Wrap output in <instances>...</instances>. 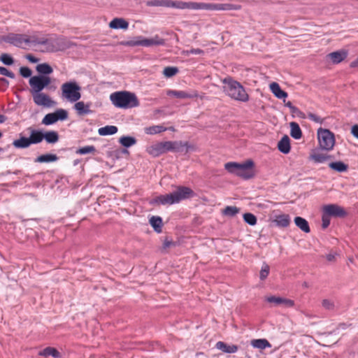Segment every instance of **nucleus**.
Instances as JSON below:
<instances>
[{
	"instance_id": "1",
	"label": "nucleus",
	"mask_w": 358,
	"mask_h": 358,
	"mask_svg": "<svg viewBox=\"0 0 358 358\" xmlns=\"http://www.w3.org/2000/svg\"><path fill=\"white\" fill-rule=\"evenodd\" d=\"M45 141L48 143H55L59 141V134L55 131L43 132L41 130L31 129L29 136H21L18 139L13 141V145L15 148L24 149L32 144H38Z\"/></svg>"
},
{
	"instance_id": "2",
	"label": "nucleus",
	"mask_w": 358,
	"mask_h": 358,
	"mask_svg": "<svg viewBox=\"0 0 358 358\" xmlns=\"http://www.w3.org/2000/svg\"><path fill=\"white\" fill-rule=\"evenodd\" d=\"M222 82L223 83V92L229 98L242 103H246L249 101V94L239 82L229 76L224 78Z\"/></svg>"
},
{
	"instance_id": "3",
	"label": "nucleus",
	"mask_w": 358,
	"mask_h": 358,
	"mask_svg": "<svg viewBox=\"0 0 358 358\" xmlns=\"http://www.w3.org/2000/svg\"><path fill=\"white\" fill-rule=\"evenodd\" d=\"M194 192L188 187L178 186L170 194L159 195L154 199L153 203L161 205L178 203L182 200L193 198Z\"/></svg>"
},
{
	"instance_id": "4",
	"label": "nucleus",
	"mask_w": 358,
	"mask_h": 358,
	"mask_svg": "<svg viewBox=\"0 0 358 358\" xmlns=\"http://www.w3.org/2000/svg\"><path fill=\"white\" fill-rule=\"evenodd\" d=\"M226 171L238 177L250 179L256 177L255 163L248 159L241 163L229 162L224 165Z\"/></svg>"
},
{
	"instance_id": "5",
	"label": "nucleus",
	"mask_w": 358,
	"mask_h": 358,
	"mask_svg": "<svg viewBox=\"0 0 358 358\" xmlns=\"http://www.w3.org/2000/svg\"><path fill=\"white\" fill-rule=\"evenodd\" d=\"M110 100L116 108H135L139 104L136 94L127 91L112 93L110 95Z\"/></svg>"
},
{
	"instance_id": "6",
	"label": "nucleus",
	"mask_w": 358,
	"mask_h": 358,
	"mask_svg": "<svg viewBox=\"0 0 358 358\" xmlns=\"http://www.w3.org/2000/svg\"><path fill=\"white\" fill-rule=\"evenodd\" d=\"M320 149L326 152L333 150L335 145V136L330 130L319 128L317 131Z\"/></svg>"
},
{
	"instance_id": "7",
	"label": "nucleus",
	"mask_w": 358,
	"mask_h": 358,
	"mask_svg": "<svg viewBox=\"0 0 358 358\" xmlns=\"http://www.w3.org/2000/svg\"><path fill=\"white\" fill-rule=\"evenodd\" d=\"M61 90L62 96L70 102H76L81 97L80 87L76 81L62 84Z\"/></svg>"
},
{
	"instance_id": "8",
	"label": "nucleus",
	"mask_w": 358,
	"mask_h": 358,
	"mask_svg": "<svg viewBox=\"0 0 358 358\" xmlns=\"http://www.w3.org/2000/svg\"><path fill=\"white\" fill-rule=\"evenodd\" d=\"M190 9L192 10H239L241 6L231 3H190Z\"/></svg>"
},
{
	"instance_id": "9",
	"label": "nucleus",
	"mask_w": 358,
	"mask_h": 358,
	"mask_svg": "<svg viewBox=\"0 0 358 358\" xmlns=\"http://www.w3.org/2000/svg\"><path fill=\"white\" fill-rule=\"evenodd\" d=\"M52 83V78L45 75H36L31 77L29 80L30 93L41 92L48 88Z\"/></svg>"
},
{
	"instance_id": "10",
	"label": "nucleus",
	"mask_w": 358,
	"mask_h": 358,
	"mask_svg": "<svg viewBox=\"0 0 358 358\" xmlns=\"http://www.w3.org/2000/svg\"><path fill=\"white\" fill-rule=\"evenodd\" d=\"M161 145L164 153L169 151L180 152L182 151L184 149L187 152L196 150V147L194 145L187 141H164L161 142Z\"/></svg>"
},
{
	"instance_id": "11",
	"label": "nucleus",
	"mask_w": 358,
	"mask_h": 358,
	"mask_svg": "<svg viewBox=\"0 0 358 358\" xmlns=\"http://www.w3.org/2000/svg\"><path fill=\"white\" fill-rule=\"evenodd\" d=\"M164 43V41L162 38L155 36L153 38L148 39L142 37H139L137 39H134L128 41L122 42L121 44L125 46H151V45H160Z\"/></svg>"
},
{
	"instance_id": "12",
	"label": "nucleus",
	"mask_w": 358,
	"mask_h": 358,
	"mask_svg": "<svg viewBox=\"0 0 358 358\" xmlns=\"http://www.w3.org/2000/svg\"><path fill=\"white\" fill-rule=\"evenodd\" d=\"M5 41L14 45L16 47H20L23 43H34L36 44H46L48 42V40H43L42 41H39L37 40H32L31 41L30 38L22 34H10L8 35L6 38Z\"/></svg>"
},
{
	"instance_id": "13",
	"label": "nucleus",
	"mask_w": 358,
	"mask_h": 358,
	"mask_svg": "<svg viewBox=\"0 0 358 358\" xmlns=\"http://www.w3.org/2000/svg\"><path fill=\"white\" fill-rule=\"evenodd\" d=\"M34 103L39 107L53 108L56 106L57 102L54 101L48 94L43 92L31 93Z\"/></svg>"
},
{
	"instance_id": "14",
	"label": "nucleus",
	"mask_w": 358,
	"mask_h": 358,
	"mask_svg": "<svg viewBox=\"0 0 358 358\" xmlns=\"http://www.w3.org/2000/svg\"><path fill=\"white\" fill-rule=\"evenodd\" d=\"M349 52L346 49H340L331 52L327 55V58L330 60L332 64H338L344 62L348 57Z\"/></svg>"
},
{
	"instance_id": "15",
	"label": "nucleus",
	"mask_w": 358,
	"mask_h": 358,
	"mask_svg": "<svg viewBox=\"0 0 358 358\" xmlns=\"http://www.w3.org/2000/svg\"><path fill=\"white\" fill-rule=\"evenodd\" d=\"M324 213L329 216L344 217L347 215L345 209L336 204L326 205L323 208Z\"/></svg>"
},
{
	"instance_id": "16",
	"label": "nucleus",
	"mask_w": 358,
	"mask_h": 358,
	"mask_svg": "<svg viewBox=\"0 0 358 358\" xmlns=\"http://www.w3.org/2000/svg\"><path fill=\"white\" fill-rule=\"evenodd\" d=\"M324 152L325 150H322L320 149V147L317 148H315L311 151V154L309 157L310 159L313 161L317 164H322L329 159H331V155H329Z\"/></svg>"
},
{
	"instance_id": "17",
	"label": "nucleus",
	"mask_w": 358,
	"mask_h": 358,
	"mask_svg": "<svg viewBox=\"0 0 358 358\" xmlns=\"http://www.w3.org/2000/svg\"><path fill=\"white\" fill-rule=\"evenodd\" d=\"M162 6L176 8L178 9H190V3L174 1L171 0H162Z\"/></svg>"
},
{
	"instance_id": "18",
	"label": "nucleus",
	"mask_w": 358,
	"mask_h": 358,
	"mask_svg": "<svg viewBox=\"0 0 358 358\" xmlns=\"http://www.w3.org/2000/svg\"><path fill=\"white\" fill-rule=\"evenodd\" d=\"M109 27L112 29H127L129 27V22L122 17H115L113 19L109 24Z\"/></svg>"
},
{
	"instance_id": "19",
	"label": "nucleus",
	"mask_w": 358,
	"mask_h": 358,
	"mask_svg": "<svg viewBox=\"0 0 358 358\" xmlns=\"http://www.w3.org/2000/svg\"><path fill=\"white\" fill-rule=\"evenodd\" d=\"M269 88L273 94L279 99H285L287 97V93L283 91L279 84L275 82H273L269 85Z\"/></svg>"
},
{
	"instance_id": "20",
	"label": "nucleus",
	"mask_w": 358,
	"mask_h": 358,
	"mask_svg": "<svg viewBox=\"0 0 358 358\" xmlns=\"http://www.w3.org/2000/svg\"><path fill=\"white\" fill-rule=\"evenodd\" d=\"M290 217L287 214H280L274 216L273 222L278 227H287L290 224Z\"/></svg>"
},
{
	"instance_id": "21",
	"label": "nucleus",
	"mask_w": 358,
	"mask_h": 358,
	"mask_svg": "<svg viewBox=\"0 0 358 358\" xmlns=\"http://www.w3.org/2000/svg\"><path fill=\"white\" fill-rule=\"evenodd\" d=\"M279 151L283 154H287L290 151V140L288 136L285 135L278 143Z\"/></svg>"
},
{
	"instance_id": "22",
	"label": "nucleus",
	"mask_w": 358,
	"mask_h": 358,
	"mask_svg": "<svg viewBox=\"0 0 358 358\" xmlns=\"http://www.w3.org/2000/svg\"><path fill=\"white\" fill-rule=\"evenodd\" d=\"M90 103H85L83 101H78L74 105V108L79 115L91 113Z\"/></svg>"
},
{
	"instance_id": "23",
	"label": "nucleus",
	"mask_w": 358,
	"mask_h": 358,
	"mask_svg": "<svg viewBox=\"0 0 358 358\" xmlns=\"http://www.w3.org/2000/svg\"><path fill=\"white\" fill-rule=\"evenodd\" d=\"M145 150L152 157H158L164 154L161 142L146 148Z\"/></svg>"
},
{
	"instance_id": "24",
	"label": "nucleus",
	"mask_w": 358,
	"mask_h": 358,
	"mask_svg": "<svg viewBox=\"0 0 358 358\" xmlns=\"http://www.w3.org/2000/svg\"><path fill=\"white\" fill-rule=\"evenodd\" d=\"M294 223L302 231L305 233H309L310 231L308 222L306 219L301 217H296L294 218Z\"/></svg>"
},
{
	"instance_id": "25",
	"label": "nucleus",
	"mask_w": 358,
	"mask_h": 358,
	"mask_svg": "<svg viewBox=\"0 0 358 358\" xmlns=\"http://www.w3.org/2000/svg\"><path fill=\"white\" fill-rule=\"evenodd\" d=\"M216 348L226 353H234L238 350V346L235 345H228L224 342L219 341L216 343Z\"/></svg>"
},
{
	"instance_id": "26",
	"label": "nucleus",
	"mask_w": 358,
	"mask_h": 358,
	"mask_svg": "<svg viewBox=\"0 0 358 358\" xmlns=\"http://www.w3.org/2000/svg\"><path fill=\"white\" fill-rule=\"evenodd\" d=\"M251 345L253 348L264 350L266 348H271V343L264 338L254 339L251 341Z\"/></svg>"
},
{
	"instance_id": "27",
	"label": "nucleus",
	"mask_w": 358,
	"mask_h": 358,
	"mask_svg": "<svg viewBox=\"0 0 358 358\" xmlns=\"http://www.w3.org/2000/svg\"><path fill=\"white\" fill-rule=\"evenodd\" d=\"M36 71L38 73V75H45L50 76L53 71L52 68L48 63H43L38 64L36 67Z\"/></svg>"
},
{
	"instance_id": "28",
	"label": "nucleus",
	"mask_w": 358,
	"mask_h": 358,
	"mask_svg": "<svg viewBox=\"0 0 358 358\" xmlns=\"http://www.w3.org/2000/svg\"><path fill=\"white\" fill-rule=\"evenodd\" d=\"M149 222L156 232L160 233L162 231L163 224L162 217L152 216L150 218Z\"/></svg>"
},
{
	"instance_id": "29",
	"label": "nucleus",
	"mask_w": 358,
	"mask_h": 358,
	"mask_svg": "<svg viewBox=\"0 0 358 358\" xmlns=\"http://www.w3.org/2000/svg\"><path fill=\"white\" fill-rule=\"evenodd\" d=\"M290 126V135L294 139H299L301 138L302 132L296 122H292L289 123Z\"/></svg>"
},
{
	"instance_id": "30",
	"label": "nucleus",
	"mask_w": 358,
	"mask_h": 358,
	"mask_svg": "<svg viewBox=\"0 0 358 358\" xmlns=\"http://www.w3.org/2000/svg\"><path fill=\"white\" fill-rule=\"evenodd\" d=\"M39 355L44 357L52 356L55 358H59L61 357L59 352L57 349L51 347L43 349L39 352Z\"/></svg>"
},
{
	"instance_id": "31",
	"label": "nucleus",
	"mask_w": 358,
	"mask_h": 358,
	"mask_svg": "<svg viewBox=\"0 0 358 358\" xmlns=\"http://www.w3.org/2000/svg\"><path fill=\"white\" fill-rule=\"evenodd\" d=\"M117 131V128L115 126L108 125L101 128H99L98 130V134L100 136H108L113 135L116 134Z\"/></svg>"
},
{
	"instance_id": "32",
	"label": "nucleus",
	"mask_w": 358,
	"mask_h": 358,
	"mask_svg": "<svg viewBox=\"0 0 358 358\" xmlns=\"http://www.w3.org/2000/svg\"><path fill=\"white\" fill-rule=\"evenodd\" d=\"M57 157L55 154H45L38 156L36 162L39 163H49L57 161Z\"/></svg>"
},
{
	"instance_id": "33",
	"label": "nucleus",
	"mask_w": 358,
	"mask_h": 358,
	"mask_svg": "<svg viewBox=\"0 0 358 358\" xmlns=\"http://www.w3.org/2000/svg\"><path fill=\"white\" fill-rule=\"evenodd\" d=\"M166 131V128L160 125H154L145 128V132L148 135H155Z\"/></svg>"
},
{
	"instance_id": "34",
	"label": "nucleus",
	"mask_w": 358,
	"mask_h": 358,
	"mask_svg": "<svg viewBox=\"0 0 358 358\" xmlns=\"http://www.w3.org/2000/svg\"><path fill=\"white\" fill-rule=\"evenodd\" d=\"M329 167L338 172H344L348 169V165L341 161H337L329 164Z\"/></svg>"
},
{
	"instance_id": "35",
	"label": "nucleus",
	"mask_w": 358,
	"mask_h": 358,
	"mask_svg": "<svg viewBox=\"0 0 358 358\" xmlns=\"http://www.w3.org/2000/svg\"><path fill=\"white\" fill-rule=\"evenodd\" d=\"M119 141L121 145L125 148L131 147L136 143V140L134 137L129 136L121 137Z\"/></svg>"
},
{
	"instance_id": "36",
	"label": "nucleus",
	"mask_w": 358,
	"mask_h": 358,
	"mask_svg": "<svg viewBox=\"0 0 358 358\" xmlns=\"http://www.w3.org/2000/svg\"><path fill=\"white\" fill-rule=\"evenodd\" d=\"M167 94L169 96H173L178 98L180 99H185V98H192V97H196L198 95L196 94L194 95L188 94L182 91H169L167 92Z\"/></svg>"
},
{
	"instance_id": "37",
	"label": "nucleus",
	"mask_w": 358,
	"mask_h": 358,
	"mask_svg": "<svg viewBox=\"0 0 358 358\" xmlns=\"http://www.w3.org/2000/svg\"><path fill=\"white\" fill-rule=\"evenodd\" d=\"M57 122V117L55 113L45 115L42 120V123L45 125H50Z\"/></svg>"
},
{
	"instance_id": "38",
	"label": "nucleus",
	"mask_w": 358,
	"mask_h": 358,
	"mask_svg": "<svg viewBox=\"0 0 358 358\" xmlns=\"http://www.w3.org/2000/svg\"><path fill=\"white\" fill-rule=\"evenodd\" d=\"M239 208L236 206H227L222 210V214L228 217H233L239 213Z\"/></svg>"
},
{
	"instance_id": "39",
	"label": "nucleus",
	"mask_w": 358,
	"mask_h": 358,
	"mask_svg": "<svg viewBox=\"0 0 358 358\" xmlns=\"http://www.w3.org/2000/svg\"><path fill=\"white\" fill-rule=\"evenodd\" d=\"M244 221L251 226H254L257 224V217L255 215L250 213H246L243 215Z\"/></svg>"
},
{
	"instance_id": "40",
	"label": "nucleus",
	"mask_w": 358,
	"mask_h": 358,
	"mask_svg": "<svg viewBox=\"0 0 358 358\" xmlns=\"http://www.w3.org/2000/svg\"><path fill=\"white\" fill-rule=\"evenodd\" d=\"M0 61L5 65L10 66L13 65L14 63V59L8 53H3L0 55Z\"/></svg>"
},
{
	"instance_id": "41",
	"label": "nucleus",
	"mask_w": 358,
	"mask_h": 358,
	"mask_svg": "<svg viewBox=\"0 0 358 358\" xmlns=\"http://www.w3.org/2000/svg\"><path fill=\"white\" fill-rule=\"evenodd\" d=\"M178 72V69L174 66H168L164 68L163 74L166 78H171Z\"/></svg>"
},
{
	"instance_id": "42",
	"label": "nucleus",
	"mask_w": 358,
	"mask_h": 358,
	"mask_svg": "<svg viewBox=\"0 0 358 358\" xmlns=\"http://www.w3.org/2000/svg\"><path fill=\"white\" fill-rule=\"evenodd\" d=\"M94 151H95V148L94 146L88 145V146L80 148L76 151V153L80 154V155H86L88 153L94 152Z\"/></svg>"
},
{
	"instance_id": "43",
	"label": "nucleus",
	"mask_w": 358,
	"mask_h": 358,
	"mask_svg": "<svg viewBox=\"0 0 358 358\" xmlns=\"http://www.w3.org/2000/svg\"><path fill=\"white\" fill-rule=\"evenodd\" d=\"M285 106L289 108L291 112L299 117H303V114L301 111H300L296 106H293L290 101H287L285 103Z\"/></svg>"
},
{
	"instance_id": "44",
	"label": "nucleus",
	"mask_w": 358,
	"mask_h": 358,
	"mask_svg": "<svg viewBox=\"0 0 358 358\" xmlns=\"http://www.w3.org/2000/svg\"><path fill=\"white\" fill-rule=\"evenodd\" d=\"M55 114L56 117H57L58 120H64L68 117V113L66 110L64 109H58L55 112Z\"/></svg>"
},
{
	"instance_id": "45",
	"label": "nucleus",
	"mask_w": 358,
	"mask_h": 358,
	"mask_svg": "<svg viewBox=\"0 0 358 358\" xmlns=\"http://www.w3.org/2000/svg\"><path fill=\"white\" fill-rule=\"evenodd\" d=\"M269 273V266L266 264H264L260 271V279L264 280L267 278Z\"/></svg>"
},
{
	"instance_id": "46",
	"label": "nucleus",
	"mask_w": 358,
	"mask_h": 358,
	"mask_svg": "<svg viewBox=\"0 0 358 358\" xmlns=\"http://www.w3.org/2000/svg\"><path fill=\"white\" fill-rule=\"evenodd\" d=\"M20 73L23 78H31V70L27 67L22 66L20 69Z\"/></svg>"
},
{
	"instance_id": "47",
	"label": "nucleus",
	"mask_w": 358,
	"mask_h": 358,
	"mask_svg": "<svg viewBox=\"0 0 358 358\" xmlns=\"http://www.w3.org/2000/svg\"><path fill=\"white\" fill-rule=\"evenodd\" d=\"M266 301H268V303H273L275 305H280L282 301V298L275 296H270L266 298Z\"/></svg>"
},
{
	"instance_id": "48",
	"label": "nucleus",
	"mask_w": 358,
	"mask_h": 358,
	"mask_svg": "<svg viewBox=\"0 0 358 358\" xmlns=\"http://www.w3.org/2000/svg\"><path fill=\"white\" fill-rule=\"evenodd\" d=\"M0 74L7 76L11 79L15 78V74L5 67L0 66Z\"/></svg>"
},
{
	"instance_id": "49",
	"label": "nucleus",
	"mask_w": 358,
	"mask_h": 358,
	"mask_svg": "<svg viewBox=\"0 0 358 358\" xmlns=\"http://www.w3.org/2000/svg\"><path fill=\"white\" fill-rule=\"evenodd\" d=\"M203 51L201 49H192L190 50H184L182 51V54L186 55V56H188L190 54H194V55H201V54H203Z\"/></svg>"
},
{
	"instance_id": "50",
	"label": "nucleus",
	"mask_w": 358,
	"mask_h": 358,
	"mask_svg": "<svg viewBox=\"0 0 358 358\" xmlns=\"http://www.w3.org/2000/svg\"><path fill=\"white\" fill-rule=\"evenodd\" d=\"M322 227L323 229H326L329 227V225L330 224V218H329V215H327V214H325L324 213L323 215H322Z\"/></svg>"
},
{
	"instance_id": "51",
	"label": "nucleus",
	"mask_w": 358,
	"mask_h": 358,
	"mask_svg": "<svg viewBox=\"0 0 358 358\" xmlns=\"http://www.w3.org/2000/svg\"><path fill=\"white\" fill-rule=\"evenodd\" d=\"M308 118L313 120L315 122L322 124L323 122V120L318 115L313 114V113H309L308 114Z\"/></svg>"
},
{
	"instance_id": "52",
	"label": "nucleus",
	"mask_w": 358,
	"mask_h": 358,
	"mask_svg": "<svg viewBox=\"0 0 358 358\" xmlns=\"http://www.w3.org/2000/svg\"><path fill=\"white\" fill-rule=\"evenodd\" d=\"M322 306L326 308V309H328V310H330L331 308H333L334 307V303L328 300V299H324L322 301Z\"/></svg>"
},
{
	"instance_id": "53",
	"label": "nucleus",
	"mask_w": 358,
	"mask_h": 358,
	"mask_svg": "<svg viewBox=\"0 0 358 358\" xmlns=\"http://www.w3.org/2000/svg\"><path fill=\"white\" fill-rule=\"evenodd\" d=\"M281 304H283L286 307H292L294 304V301L282 298Z\"/></svg>"
},
{
	"instance_id": "54",
	"label": "nucleus",
	"mask_w": 358,
	"mask_h": 358,
	"mask_svg": "<svg viewBox=\"0 0 358 358\" xmlns=\"http://www.w3.org/2000/svg\"><path fill=\"white\" fill-rule=\"evenodd\" d=\"M147 5L150 6H162V0H155L149 1L148 2Z\"/></svg>"
},
{
	"instance_id": "55",
	"label": "nucleus",
	"mask_w": 358,
	"mask_h": 358,
	"mask_svg": "<svg viewBox=\"0 0 358 358\" xmlns=\"http://www.w3.org/2000/svg\"><path fill=\"white\" fill-rule=\"evenodd\" d=\"M351 134L354 137L358 138V124H355L352 127Z\"/></svg>"
},
{
	"instance_id": "56",
	"label": "nucleus",
	"mask_w": 358,
	"mask_h": 358,
	"mask_svg": "<svg viewBox=\"0 0 358 358\" xmlns=\"http://www.w3.org/2000/svg\"><path fill=\"white\" fill-rule=\"evenodd\" d=\"M25 58L31 63H37L38 62V59L36 58L32 55H27Z\"/></svg>"
},
{
	"instance_id": "57",
	"label": "nucleus",
	"mask_w": 358,
	"mask_h": 358,
	"mask_svg": "<svg viewBox=\"0 0 358 358\" xmlns=\"http://www.w3.org/2000/svg\"><path fill=\"white\" fill-rule=\"evenodd\" d=\"M336 253H329L326 256V258L329 262H333L336 261Z\"/></svg>"
},
{
	"instance_id": "58",
	"label": "nucleus",
	"mask_w": 358,
	"mask_h": 358,
	"mask_svg": "<svg viewBox=\"0 0 358 358\" xmlns=\"http://www.w3.org/2000/svg\"><path fill=\"white\" fill-rule=\"evenodd\" d=\"M173 245V243L171 241L168 240L167 238L164 241L163 243V248L166 249Z\"/></svg>"
},
{
	"instance_id": "59",
	"label": "nucleus",
	"mask_w": 358,
	"mask_h": 358,
	"mask_svg": "<svg viewBox=\"0 0 358 358\" xmlns=\"http://www.w3.org/2000/svg\"><path fill=\"white\" fill-rule=\"evenodd\" d=\"M350 67L352 69L358 68V57L350 62Z\"/></svg>"
},
{
	"instance_id": "60",
	"label": "nucleus",
	"mask_w": 358,
	"mask_h": 358,
	"mask_svg": "<svg viewBox=\"0 0 358 358\" xmlns=\"http://www.w3.org/2000/svg\"><path fill=\"white\" fill-rule=\"evenodd\" d=\"M0 83L4 84L6 85H8L9 84L8 81L6 79L3 78H0Z\"/></svg>"
},
{
	"instance_id": "61",
	"label": "nucleus",
	"mask_w": 358,
	"mask_h": 358,
	"mask_svg": "<svg viewBox=\"0 0 358 358\" xmlns=\"http://www.w3.org/2000/svg\"><path fill=\"white\" fill-rule=\"evenodd\" d=\"M6 118L4 115H0V123H3L6 121Z\"/></svg>"
},
{
	"instance_id": "62",
	"label": "nucleus",
	"mask_w": 358,
	"mask_h": 358,
	"mask_svg": "<svg viewBox=\"0 0 358 358\" xmlns=\"http://www.w3.org/2000/svg\"><path fill=\"white\" fill-rule=\"evenodd\" d=\"M123 152H124V153H128V151H127V150H124L123 151Z\"/></svg>"
},
{
	"instance_id": "63",
	"label": "nucleus",
	"mask_w": 358,
	"mask_h": 358,
	"mask_svg": "<svg viewBox=\"0 0 358 358\" xmlns=\"http://www.w3.org/2000/svg\"><path fill=\"white\" fill-rule=\"evenodd\" d=\"M1 136H2V134H1V133L0 132V138L1 137Z\"/></svg>"
},
{
	"instance_id": "64",
	"label": "nucleus",
	"mask_w": 358,
	"mask_h": 358,
	"mask_svg": "<svg viewBox=\"0 0 358 358\" xmlns=\"http://www.w3.org/2000/svg\"><path fill=\"white\" fill-rule=\"evenodd\" d=\"M1 150H2V149L0 148V151H1Z\"/></svg>"
}]
</instances>
